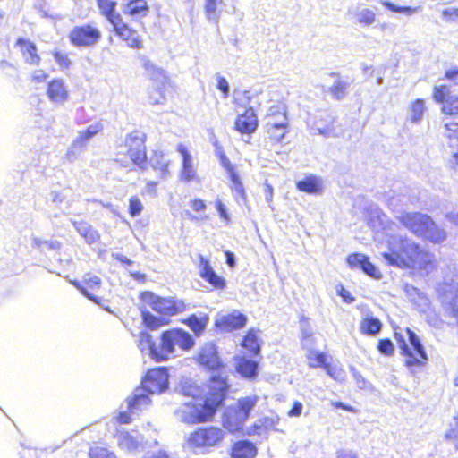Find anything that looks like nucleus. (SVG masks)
Returning a JSON list of instances; mask_svg holds the SVG:
<instances>
[{
	"mask_svg": "<svg viewBox=\"0 0 458 458\" xmlns=\"http://www.w3.org/2000/svg\"><path fill=\"white\" fill-rule=\"evenodd\" d=\"M383 327L381 320L372 315L363 317L359 325L360 332L368 336H375L380 333Z\"/></svg>",
	"mask_w": 458,
	"mask_h": 458,
	"instance_id": "2f4dec72",
	"label": "nucleus"
},
{
	"mask_svg": "<svg viewBox=\"0 0 458 458\" xmlns=\"http://www.w3.org/2000/svg\"><path fill=\"white\" fill-rule=\"evenodd\" d=\"M118 446L126 451H133L139 447L138 437L126 430H122L117 434Z\"/></svg>",
	"mask_w": 458,
	"mask_h": 458,
	"instance_id": "4c0bfd02",
	"label": "nucleus"
},
{
	"mask_svg": "<svg viewBox=\"0 0 458 458\" xmlns=\"http://www.w3.org/2000/svg\"><path fill=\"white\" fill-rule=\"evenodd\" d=\"M257 395L244 396L237 399L236 403L225 409L222 415V426L231 434L242 433L244 424L250 417L252 409L256 406Z\"/></svg>",
	"mask_w": 458,
	"mask_h": 458,
	"instance_id": "6e6552de",
	"label": "nucleus"
},
{
	"mask_svg": "<svg viewBox=\"0 0 458 458\" xmlns=\"http://www.w3.org/2000/svg\"><path fill=\"white\" fill-rule=\"evenodd\" d=\"M247 321L248 318L246 315L238 310H233L218 318L215 325L221 331L233 332L243 328Z\"/></svg>",
	"mask_w": 458,
	"mask_h": 458,
	"instance_id": "4be33fe9",
	"label": "nucleus"
},
{
	"mask_svg": "<svg viewBox=\"0 0 458 458\" xmlns=\"http://www.w3.org/2000/svg\"><path fill=\"white\" fill-rule=\"evenodd\" d=\"M451 315L458 318V293L455 294L450 301Z\"/></svg>",
	"mask_w": 458,
	"mask_h": 458,
	"instance_id": "69168bd1",
	"label": "nucleus"
},
{
	"mask_svg": "<svg viewBox=\"0 0 458 458\" xmlns=\"http://www.w3.org/2000/svg\"><path fill=\"white\" fill-rule=\"evenodd\" d=\"M220 162L221 165L227 173L229 179L232 182V191L235 192L243 202H247V194L235 165H233L231 161L228 159V157L225 155H222L220 157Z\"/></svg>",
	"mask_w": 458,
	"mask_h": 458,
	"instance_id": "5701e85b",
	"label": "nucleus"
},
{
	"mask_svg": "<svg viewBox=\"0 0 458 458\" xmlns=\"http://www.w3.org/2000/svg\"><path fill=\"white\" fill-rule=\"evenodd\" d=\"M146 141L147 134L140 130H133L127 133L117 148L114 162L123 168L131 164L145 169L148 160Z\"/></svg>",
	"mask_w": 458,
	"mask_h": 458,
	"instance_id": "423d86ee",
	"label": "nucleus"
},
{
	"mask_svg": "<svg viewBox=\"0 0 458 458\" xmlns=\"http://www.w3.org/2000/svg\"><path fill=\"white\" fill-rule=\"evenodd\" d=\"M131 417L129 411H121L115 417V421L119 424H129L131 422Z\"/></svg>",
	"mask_w": 458,
	"mask_h": 458,
	"instance_id": "052dcab7",
	"label": "nucleus"
},
{
	"mask_svg": "<svg viewBox=\"0 0 458 458\" xmlns=\"http://www.w3.org/2000/svg\"><path fill=\"white\" fill-rule=\"evenodd\" d=\"M444 79L454 81L458 79V67H452L445 72Z\"/></svg>",
	"mask_w": 458,
	"mask_h": 458,
	"instance_id": "e2e57ef3",
	"label": "nucleus"
},
{
	"mask_svg": "<svg viewBox=\"0 0 458 458\" xmlns=\"http://www.w3.org/2000/svg\"><path fill=\"white\" fill-rule=\"evenodd\" d=\"M346 261L352 269L360 268L368 276L379 279L382 276L381 272L373 265L369 259L361 253H352L347 256Z\"/></svg>",
	"mask_w": 458,
	"mask_h": 458,
	"instance_id": "b1692460",
	"label": "nucleus"
},
{
	"mask_svg": "<svg viewBox=\"0 0 458 458\" xmlns=\"http://www.w3.org/2000/svg\"><path fill=\"white\" fill-rule=\"evenodd\" d=\"M302 411V404L301 403L296 401L293 403L292 408L288 411L287 414L290 417H298L301 414Z\"/></svg>",
	"mask_w": 458,
	"mask_h": 458,
	"instance_id": "680f3d73",
	"label": "nucleus"
},
{
	"mask_svg": "<svg viewBox=\"0 0 458 458\" xmlns=\"http://www.w3.org/2000/svg\"><path fill=\"white\" fill-rule=\"evenodd\" d=\"M223 428L214 425L201 426L192 430L187 439V445L193 449H210L222 445L225 438Z\"/></svg>",
	"mask_w": 458,
	"mask_h": 458,
	"instance_id": "1a4fd4ad",
	"label": "nucleus"
},
{
	"mask_svg": "<svg viewBox=\"0 0 458 458\" xmlns=\"http://www.w3.org/2000/svg\"><path fill=\"white\" fill-rule=\"evenodd\" d=\"M377 350L382 355H385L386 357H391L394 353V344L389 338L379 339L377 344Z\"/></svg>",
	"mask_w": 458,
	"mask_h": 458,
	"instance_id": "79ce46f5",
	"label": "nucleus"
},
{
	"mask_svg": "<svg viewBox=\"0 0 458 458\" xmlns=\"http://www.w3.org/2000/svg\"><path fill=\"white\" fill-rule=\"evenodd\" d=\"M330 92L335 99H341L346 92V83L343 81H335L330 88Z\"/></svg>",
	"mask_w": 458,
	"mask_h": 458,
	"instance_id": "de8ad7c7",
	"label": "nucleus"
},
{
	"mask_svg": "<svg viewBox=\"0 0 458 458\" xmlns=\"http://www.w3.org/2000/svg\"><path fill=\"white\" fill-rule=\"evenodd\" d=\"M14 45L18 47L25 64L31 66H38L41 64V56L34 42L19 37L16 38Z\"/></svg>",
	"mask_w": 458,
	"mask_h": 458,
	"instance_id": "aec40b11",
	"label": "nucleus"
},
{
	"mask_svg": "<svg viewBox=\"0 0 458 458\" xmlns=\"http://www.w3.org/2000/svg\"><path fill=\"white\" fill-rule=\"evenodd\" d=\"M307 360L310 368H322L327 375L335 377V369L331 364L327 362V356L324 352L310 350L307 353Z\"/></svg>",
	"mask_w": 458,
	"mask_h": 458,
	"instance_id": "cd10ccee",
	"label": "nucleus"
},
{
	"mask_svg": "<svg viewBox=\"0 0 458 458\" xmlns=\"http://www.w3.org/2000/svg\"><path fill=\"white\" fill-rule=\"evenodd\" d=\"M215 207H216V209L217 210L220 217L223 220H225V222H229L230 221V216L227 213L226 208L224 205V203L221 200L216 199L215 201Z\"/></svg>",
	"mask_w": 458,
	"mask_h": 458,
	"instance_id": "6e6d98bb",
	"label": "nucleus"
},
{
	"mask_svg": "<svg viewBox=\"0 0 458 458\" xmlns=\"http://www.w3.org/2000/svg\"><path fill=\"white\" fill-rule=\"evenodd\" d=\"M357 21L365 26H369L376 21V14L369 9H364L357 13Z\"/></svg>",
	"mask_w": 458,
	"mask_h": 458,
	"instance_id": "a18cd8bd",
	"label": "nucleus"
},
{
	"mask_svg": "<svg viewBox=\"0 0 458 458\" xmlns=\"http://www.w3.org/2000/svg\"><path fill=\"white\" fill-rule=\"evenodd\" d=\"M72 284L81 291L88 299L99 304L102 298L96 294V292L101 286V279L91 274H87L82 280H73Z\"/></svg>",
	"mask_w": 458,
	"mask_h": 458,
	"instance_id": "a211bd4d",
	"label": "nucleus"
},
{
	"mask_svg": "<svg viewBox=\"0 0 458 458\" xmlns=\"http://www.w3.org/2000/svg\"><path fill=\"white\" fill-rule=\"evenodd\" d=\"M52 56L61 70H68L71 67L72 61L66 53L60 50H54Z\"/></svg>",
	"mask_w": 458,
	"mask_h": 458,
	"instance_id": "37998d69",
	"label": "nucleus"
},
{
	"mask_svg": "<svg viewBox=\"0 0 458 458\" xmlns=\"http://www.w3.org/2000/svg\"><path fill=\"white\" fill-rule=\"evenodd\" d=\"M140 343L147 346L149 357L156 362L168 360L173 356L176 346L183 351H189L195 344L192 336L179 327L163 331L158 343L150 334L143 332L140 335Z\"/></svg>",
	"mask_w": 458,
	"mask_h": 458,
	"instance_id": "20e7f679",
	"label": "nucleus"
},
{
	"mask_svg": "<svg viewBox=\"0 0 458 458\" xmlns=\"http://www.w3.org/2000/svg\"><path fill=\"white\" fill-rule=\"evenodd\" d=\"M46 95L50 102L61 105L69 99L70 91L63 79L54 78L47 84Z\"/></svg>",
	"mask_w": 458,
	"mask_h": 458,
	"instance_id": "6ab92c4d",
	"label": "nucleus"
},
{
	"mask_svg": "<svg viewBox=\"0 0 458 458\" xmlns=\"http://www.w3.org/2000/svg\"><path fill=\"white\" fill-rule=\"evenodd\" d=\"M399 223L414 235L433 244L446 239L445 231L432 217L420 212H403L398 216Z\"/></svg>",
	"mask_w": 458,
	"mask_h": 458,
	"instance_id": "0eeeda50",
	"label": "nucleus"
},
{
	"mask_svg": "<svg viewBox=\"0 0 458 458\" xmlns=\"http://www.w3.org/2000/svg\"><path fill=\"white\" fill-rule=\"evenodd\" d=\"M199 276L214 290H224L226 287V280L218 275L211 266L210 260L202 256H198Z\"/></svg>",
	"mask_w": 458,
	"mask_h": 458,
	"instance_id": "dca6fc26",
	"label": "nucleus"
},
{
	"mask_svg": "<svg viewBox=\"0 0 458 458\" xmlns=\"http://www.w3.org/2000/svg\"><path fill=\"white\" fill-rule=\"evenodd\" d=\"M142 305L150 308L159 316H155L149 310H142L141 317L144 325L150 330H156L160 327L167 326L170 318L187 310V303L174 297H162L153 292L144 291L140 293Z\"/></svg>",
	"mask_w": 458,
	"mask_h": 458,
	"instance_id": "7ed1b4c3",
	"label": "nucleus"
},
{
	"mask_svg": "<svg viewBox=\"0 0 458 458\" xmlns=\"http://www.w3.org/2000/svg\"><path fill=\"white\" fill-rule=\"evenodd\" d=\"M229 389L230 385L225 377L212 376L207 381L205 393L182 403L176 409L175 414L181 421L189 425L212 422L224 405Z\"/></svg>",
	"mask_w": 458,
	"mask_h": 458,
	"instance_id": "f257e3e1",
	"label": "nucleus"
},
{
	"mask_svg": "<svg viewBox=\"0 0 458 458\" xmlns=\"http://www.w3.org/2000/svg\"><path fill=\"white\" fill-rule=\"evenodd\" d=\"M141 65L144 69L146 76L151 81H158L160 79H164L165 81L168 80V77L165 72L157 66L148 57L142 56L140 58Z\"/></svg>",
	"mask_w": 458,
	"mask_h": 458,
	"instance_id": "f704fd0d",
	"label": "nucleus"
},
{
	"mask_svg": "<svg viewBox=\"0 0 458 458\" xmlns=\"http://www.w3.org/2000/svg\"><path fill=\"white\" fill-rule=\"evenodd\" d=\"M196 362L210 372H218L217 375H221L222 369L225 368V364L222 362L218 356L216 349L212 345H207L202 347L197 356ZM226 378L227 377L225 376Z\"/></svg>",
	"mask_w": 458,
	"mask_h": 458,
	"instance_id": "2eb2a0df",
	"label": "nucleus"
},
{
	"mask_svg": "<svg viewBox=\"0 0 458 458\" xmlns=\"http://www.w3.org/2000/svg\"><path fill=\"white\" fill-rule=\"evenodd\" d=\"M382 257L389 266L419 274L428 275L437 268L434 254L405 236L389 240Z\"/></svg>",
	"mask_w": 458,
	"mask_h": 458,
	"instance_id": "f03ea898",
	"label": "nucleus"
},
{
	"mask_svg": "<svg viewBox=\"0 0 458 458\" xmlns=\"http://www.w3.org/2000/svg\"><path fill=\"white\" fill-rule=\"evenodd\" d=\"M114 36L131 49L140 50L144 47V40L136 29L126 22L121 14L108 21Z\"/></svg>",
	"mask_w": 458,
	"mask_h": 458,
	"instance_id": "f8f14e48",
	"label": "nucleus"
},
{
	"mask_svg": "<svg viewBox=\"0 0 458 458\" xmlns=\"http://www.w3.org/2000/svg\"><path fill=\"white\" fill-rule=\"evenodd\" d=\"M280 418L278 416L265 417L261 420L262 429H276Z\"/></svg>",
	"mask_w": 458,
	"mask_h": 458,
	"instance_id": "3c124183",
	"label": "nucleus"
},
{
	"mask_svg": "<svg viewBox=\"0 0 458 458\" xmlns=\"http://www.w3.org/2000/svg\"><path fill=\"white\" fill-rule=\"evenodd\" d=\"M258 448L250 440L242 439L235 441L230 449V458H256Z\"/></svg>",
	"mask_w": 458,
	"mask_h": 458,
	"instance_id": "bb28decb",
	"label": "nucleus"
},
{
	"mask_svg": "<svg viewBox=\"0 0 458 458\" xmlns=\"http://www.w3.org/2000/svg\"><path fill=\"white\" fill-rule=\"evenodd\" d=\"M393 337L407 368H420L426 365L428 354L417 334L410 327L395 326Z\"/></svg>",
	"mask_w": 458,
	"mask_h": 458,
	"instance_id": "39448f33",
	"label": "nucleus"
},
{
	"mask_svg": "<svg viewBox=\"0 0 458 458\" xmlns=\"http://www.w3.org/2000/svg\"><path fill=\"white\" fill-rule=\"evenodd\" d=\"M258 362L241 356L236 360L235 369L242 377L252 379L258 375Z\"/></svg>",
	"mask_w": 458,
	"mask_h": 458,
	"instance_id": "473e14b6",
	"label": "nucleus"
},
{
	"mask_svg": "<svg viewBox=\"0 0 458 458\" xmlns=\"http://www.w3.org/2000/svg\"><path fill=\"white\" fill-rule=\"evenodd\" d=\"M223 0H205L204 11L208 15L216 16L218 5L222 4Z\"/></svg>",
	"mask_w": 458,
	"mask_h": 458,
	"instance_id": "09e8293b",
	"label": "nucleus"
},
{
	"mask_svg": "<svg viewBox=\"0 0 458 458\" xmlns=\"http://www.w3.org/2000/svg\"><path fill=\"white\" fill-rule=\"evenodd\" d=\"M262 431V425L254 423L250 425L246 431H242L241 434L248 437L255 436V435H260Z\"/></svg>",
	"mask_w": 458,
	"mask_h": 458,
	"instance_id": "bf43d9fd",
	"label": "nucleus"
},
{
	"mask_svg": "<svg viewBox=\"0 0 458 458\" xmlns=\"http://www.w3.org/2000/svg\"><path fill=\"white\" fill-rule=\"evenodd\" d=\"M182 322L188 326L196 335H200L206 329L208 317V315L197 316L196 314H191Z\"/></svg>",
	"mask_w": 458,
	"mask_h": 458,
	"instance_id": "c9c22d12",
	"label": "nucleus"
},
{
	"mask_svg": "<svg viewBox=\"0 0 458 458\" xmlns=\"http://www.w3.org/2000/svg\"><path fill=\"white\" fill-rule=\"evenodd\" d=\"M216 88L222 92L225 98H226L229 95V83L225 77H217Z\"/></svg>",
	"mask_w": 458,
	"mask_h": 458,
	"instance_id": "4d7b16f0",
	"label": "nucleus"
},
{
	"mask_svg": "<svg viewBox=\"0 0 458 458\" xmlns=\"http://www.w3.org/2000/svg\"><path fill=\"white\" fill-rule=\"evenodd\" d=\"M171 161L166 159L162 150H154L150 158V167L157 173V177L165 180L170 176Z\"/></svg>",
	"mask_w": 458,
	"mask_h": 458,
	"instance_id": "a878e982",
	"label": "nucleus"
},
{
	"mask_svg": "<svg viewBox=\"0 0 458 458\" xmlns=\"http://www.w3.org/2000/svg\"><path fill=\"white\" fill-rule=\"evenodd\" d=\"M382 4L389 11L394 13H403L407 15H411L417 11L420 10V7H411V6H397L389 1H383Z\"/></svg>",
	"mask_w": 458,
	"mask_h": 458,
	"instance_id": "c03bdc74",
	"label": "nucleus"
},
{
	"mask_svg": "<svg viewBox=\"0 0 458 458\" xmlns=\"http://www.w3.org/2000/svg\"><path fill=\"white\" fill-rule=\"evenodd\" d=\"M445 129L447 131L446 137L448 139H454L458 137V123L450 122L445 124Z\"/></svg>",
	"mask_w": 458,
	"mask_h": 458,
	"instance_id": "603ef678",
	"label": "nucleus"
},
{
	"mask_svg": "<svg viewBox=\"0 0 458 458\" xmlns=\"http://www.w3.org/2000/svg\"><path fill=\"white\" fill-rule=\"evenodd\" d=\"M296 188L308 194H320L323 191V182L319 177L309 174L296 182Z\"/></svg>",
	"mask_w": 458,
	"mask_h": 458,
	"instance_id": "c85d7f7f",
	"label": "nucleus"
},
{
	"mask_svg": "<svg viewBox=\"0 0 458 458\" xmlns=\"http://www.w3.org/2000/svg\"><path fill=\"white\" fill-rule=\"evenodd\" d=\"M142 389L148 394H160L168 386V373L166 368H153L148 369L140 382Z\"/></svg>",
	"mask_w": 458,
	"mask_h": 458,
	"instance_id": "4468645a",
	"label": "nucleus"
},
{
	"mask_svg": "<svg viewBox=\"0 0 458 458\" xmlns=\"http://www.w3.org/2000/svg\"><path fill=\"white\" fill-rule=\"evenodd\" d=\"M265 131L272 143L280 142L288 132V118L284 106H271L267 114Z\"/></svg>",
	"mask_w": 458,
	"mask_h": 458,
	"instance_id": "9d476101",
	"label": "nucleus"
},
{
	"mask_svg": "<svg viewBox=\"0 0 458 458\" xmlns=\"http://www.w3.org/2000/svg\"><path fill=\"white\" fill-rule=\"evenodd\" d=\"M143 458H170V456L166 451H165L163 449H157L156 451L148 453Z\"/></svg>",
	"mask_w": 458,
	"mask_h": 458,
	"instance_id": "0e129e2a",
	"label": "nucleus"
},
{
	"mask_svg": "<svg viewBox=\"0 0 458 458\" xmlns=\"http://www.w3.org/2000/svg\"><path fill=\"white\" fill-rule=\"evenodd\" d=\"M432 98L439 105L442 114L449 118L458 117V95L454 94L448 85L434 86Z\"/></svg>",
	"mask_w": 458,
	"mask_h": 458,
	"instance_id": "ddd939ff",
	"label": "nucleus"
},
{
	"mask_svg": "<svg viewBox=\"0 0 458 458\" xmlns=\"http://www.w3.org/2000/svg\"><path fill=\"white\" fill-rule=\"evenodd\" d=\"M337 294L342 297L343 301L346 303H352L355 301L350 291L344 288L343 285H338Z\"/></svg>",
	"mask_w": 458,
	"mask_h": 458,
	"instance_id": "864d4df0",
	"label": "nucleus"
},
{
	"mask_svg": "<svg viewBox=\"0 0 458 458\" xmlns=\"http://www.w3.org/2000/svg\"><path fill=\"white\" fill-rule=\"evenodd\" d=\"M176 150L182 156V168L180 172V180L184 182H199L196 169L193 166L191 156L183 144H178Z\"/></svg>",
	"mask_w": 458,
	"mask_h": 458,
	"instance_id": "412c9836",
	"label": "nucleus"
},
{
	"mask_svg": "<svg viewBox=\"0 0 458 458\" xmlns=\"http://www.w3.org/2000/svg\"><path fill=\"white\" fill-rule=\"evenodd\" d=\"M152 394H148L145 389H142V386L140 385V386L136 388L133 395L128 399L129 411L133 412L148 406L151 403L150 395Z\"/></svg>",
	"mask_w": 458,
	"mask_h": 458,
	"instance_id": "7c9ffc66",
	"label": "nucleus"
},
{
	"mask_svg": "<svg viewBox=\"0 0 458 458\" xmlns=\"http://www.w3.org/2000/svg\"><path fill=\"white\" fill-rule=\"evenodd\" d=\"M48 73L44 70H37L30 76V81L34 84H42L48 79Z\"/></svg>",
	"mask_w": 458,
	"mask_h": 458,
	"instance_id": "8fccbe9b",
	"label": "nucleus"
},
{
	"mask_svg": "<svg viewBox=\"0 0 458 458\" xmlns=\"http://www.w3.org/2000/svg\"><path fill=\"white\" fill-rule=\"evenodd\" d=\"M190 207L194 212L201 213L206 209V203L203 199L195 198L190 200Z\"/></svg>",
	"mask_w": 458,
	"mask_h": 458,
	"instance_id": "5fc2aeb1",
	"label": "nucleus"
},
{
	"mask_svg": "<svg viewBox=\"0 0 458 458\" xmlns=\"http://www.w3.org/2000/svg\"><path fill=\"white\" fill-rule=\"evenodd\" d=\"M425 110V102L422 98H419L411 101L409 106L410 121L413 123L420 122Z\"/></svg>",
	"mask_w": 458,
	"mask_h": 458,
	"instance_id": "58836bf2",
	"label": "nucleus"
},
{
	"mask_svg": "<svg viewBox=\"0 0 458 458\" xmlns=\"http://www.w3.org/2000/svg\"><path fill=\"white\" fill-rule=\"evenodd\" d=\"M442 15L448 21H458V7L457 8H447L442 11Z\"/></svg>",
	"mask_w": 458,
	"mask_h": 458,
	"instance_id": "13d9d810",
	"label": "nucleus"
},
{
	"mask_svg": "<svg viewBox=\"0 0 458 458\" xmlns=\"http://www.w3.org/2000/svg\"><path fill=\"white\" fill-rule=\"evenodd\" d=\"M259 331L250 328L242 337L241 346L251 356H256L260 352V341L258 335Z\"/></svg>",
	"mask_w": 458,
	"mask_h": 458,
	"instance_id": "72a5a7b5",
	"label": "nucleus"
},
{
	"mask_svg": "<svg viewBox=\"0 0 458 458\" xmlns=\"http://www.w3.org/2000/svg\"><path fill=\"white\" fill-rule=\"evenodd\" d=\"M72 225L88 244H93L100 239L98 231L84 220L72 221Z\"/></svg>",
	"mask_w": 458,
	"mask_h": 458,
	"instance_id": "c756f323",
	"label": "nucleus"
},
{
	"mask_svg": "<svg viewBox=\"0 0 458 458\" xmlns=\"http://www.w3.org/2000/svg\"><path fill=\"white\" fill-rule=\"evenodd\" d=\"M103 127L100 123L88 126L84 131L79 133L74 143L79 146L85 145L93 136L101 131Z\"/></svg>",
	"mask_w": 458,
	"mask_h": 458,
	"instance_id": "ea45409f",
	"label": "nucleus"
},
{
	"mask_svg": "<svg viewBox=\"0 0 458 458\" xmlns=\"http://www.w3.org/2000/svg\"><path fill=\"white\" fill-rule=\"evenodd\" d=\"M123 13L124 15L137 21L149 14L150 5L147 0H128L123 6Z\"/></svg>",
	"mask_w": 458,
	"mask_h": 458,
	"instance_id": "393cba45",
	"label": "nucleus"
},
{
	"mask_svg": "<svg viewBox=\"0 0 458 458\" xmlns=\"http://www.w3.org/2000/svg\"><path fill=\"white\" fill-rule=\"evenodd\" d=\"M259 127V119L252 107H247L237 114L233 123V129L241 135H251Z\"/></svg>",
	"mask_w": 458,
	"mask_h": 458,
	"instance_id": "f3484780",
	"label": "nucleus"
},
{
	"mask_svg": "<svg viewBox=\"0 0 458 458\" xmlns=\"http://www.w3.org/2000/svg\"><path fill=\"white\" fill-rule=\"evenodd\" d=\"M89 458H117L107 447L96 444L89 449Z\"/></svg>",
	"mask_w": 458,
	"mask_h": 458,
	"instance_id": "a19ab883",
	"label": "nucleus"
},
{
	"mask_svg": "<svg viewBox=\"0 0 458 458\" xmlns=\"http://www.w3.org/2000/svg\"><path fill=\"white\" fill-rule=\"evenodd\" d=\"M225 255L227 265L230 267H233L235 266V259H234L233 253L229 250H226V251H225Z\"/></svg>",
	"mask_w": 458,
	"mask_h": 458,
	"instance_id": "774afa93",
	"label": "nucleus"
},
{
	"mask_svg": "<svg viewBox=\"0 0 458 458\" xmlns=\"http://www.w3.org/2000/svg\"><path fill=\"white\" fill-rule=\"evenodd\" d=\"M70 43L75 47H90L96 46L102 38V31L93 23L74 26L68 34Z\"/></svg>",
	"mask_w": 458,
	"mask_h": 458,
	"instance_id": "9b49d317",
	"label": "nucleus"
},
{
	"mask_svg": "<svg viewBox=\"0 0 458 458\" xmlns=\"http://www.w3.org/2000/svg\"><path fill=\"white\" fill-rule=\"evenodd\" d=\"M337 458H357L354 452L349 450H340L337 452Z\"/></svg>",
	"mask_w": 458,
	"mask_h": 458,
	"instance_id": "338daca9",
	"label": "nucleus"
},
{
	"mask_svg": "<svg viewBox=\"0 0 458 458\" xmlns=\"http://www.w3.org/2000/svg\"><path fill=\"white\" fill-rule=\"evenodd\" d=\"M100 14L110 21L120 13L116 11L117 2L115 0H96Z\"/></svg>",
	"mask_w": 458,
	"mask_h": 458,
	"instance_id": "e433bc0d",
	"label": "nucleus"
},
{
	"mask_svg": "<svg viewBox=\"0 0 458 458\" xmlns=\"http://www.w3.org/2000/svg\"><path fill=\"white\" fill-rule=\"evenodd\" d=\"M143 210V205L137 196H132L129 199L128 212L131 216L134 217L139 216Z\"/></svg>",
	"mask_w": 458,
	"mask_h": 458,
	"instance_id": "49530a36",
	"label": "nucleus"
}]
</instances>
